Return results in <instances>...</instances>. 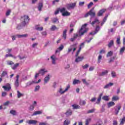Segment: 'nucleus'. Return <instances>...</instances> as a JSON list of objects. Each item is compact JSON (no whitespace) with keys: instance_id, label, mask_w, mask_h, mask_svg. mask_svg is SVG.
Instances as JSON below:
<instances>
[{"instance_id":"obj_1","label":"nucleus","mask_w":125,"mask_h":125,"mask_svg":"<svg viewBox=\"0 0 125 125\" xmlns=\"http://www.w3.org/2000/svg\"><path fill=\"white\" fill-rule=\"evenodd\" d=\"M86 26H87V24L86 23H85L82 26L81 29L79 31V36H83V35L87 32V29L85 28Z\"/></svg>"},{"instance_id":"obj_2","label":"nucleus","mask_w":125,"mask_h":125,"mask_svg":"<svg viewBox=\"0 0 125 125\" xmlns=\"http://www.w3.org/2000/svg\"><path fill=\"white\" fill-rule=\"evenodd\" d=\"M29 20H30V18L28 16L24 15L21 17V21H22L21 23L22 27L26 26L27 23H29Z\"/></svg>"},{"instance_id":"obj_3","label":"nucleus","mask_w":125,"mask_h":125,"mask_svg":"<svg viewBox=\"0 0 125 125\" xmlns=\"http://www.w3.org/2000/svg\"><path fill=\"white\" fill-rule=\"evenodd\" d=\"M94 7H93L89 12H88L85 15L84 17H88V16H91V17H95L96 15L95 12L94 11Z\"/></svg>"},{"instance_id":"obj_4","label":"nucleus","mask_w":125,"mask_h":125,"mask_svg":"<svg viewBox=\"0 0 125 125\" xmlns=\"http://www.w3.org/2000/svg\"><path fill=\"white\" fill-rule=\"evenodd\" d=\"M76 4H77V3L76 2L68 3V4H66V6L67 9H74V8L76 7Z\"/></svg>"},{"instance_id":"obj_5","label":"nucleus","mask_w":125,"mask_h":125,"mask_svg":"<svg viewBox=\"0 0 125 125\" xmlns=\"http://www.w3.org/2000/svg\"><path fill=\"white\" fill-rule=\"evenodd\" d=\"M106 11H107V9L105 8L100 10L98 13H97V16H102V15H103V13H105Z\"/></svg>"},{"instance_id":"obj_6","label":"nucleus","mask_w":125,"mask_h":125,"mask_svg":"<svg viewBox=\"0 0 125 125\" xmlns=\"http://www.w3.org/2000/svg\"><path fill=\"white\" fill-rule=\"evenodd\" d=\"M7 86H3L2 88H4V90L5 91H9L11 89V86L10 83H7Z\"/></svg>"},{"instance_id":"obj_7","label":"nucleus","mask_w":125,"mask_h":125,"mask_svg":"<svg viewBox=\"0 0 125 125\" xmlns=\"http://www.w3.org/2000/svg\"><path fill=\"white\" fill-rule=\"evenodd\" d=\"M26 124L28 125H37L38 124V121L37 120H28L26 122Z\"/></svg>"},{"instance_id":"obj_8","label":"nucleus","mask_w":125,"mask_h":125,"mask_svg":"<svg viewBox=\"0 0 125 125\" xmlns=\"http://www.w3.org/2000/svg\"><path fill=\"white\" fill-rule=\"evenodd\" d=\"M19 75H17L16 76V80L15 81V86L16 87H18L19 86Z\"/></svg>"},{"instance_id":"obj_9","label":"nucleus","mask_w":125,"mask_h":125,"mask_svg":"<svg viewBox=\"0 0 125 125\" xmlns=\"http://www.w3.org/2000/svg\"><path fill=\"white\" fill-rule=\"evenodd\" d=\"M70 85H68L65 89L63 91H62V88H61L60 89V92L61 93V94H63V93H65V92H66V91H68V90H69V88H70Z\"/></svg>"},{"instance_id":"obj_10","label":"nucleus","mask_w":125,"mask_h":125,"mask_svg":"<svg viewBox=\"0 0 125 125\" xmlns=\"http://www.w3.org/2000/svg\"><path fill=\"white\" fill-rule=\"evenodd\" d=\"M42 7H43V3L42 2H39L38 6V10L39 11H42Z\"/></svg>"},{"instance_id":"obj_11","label":"nucleus","mask_w":125,"mask_h":125,"mask_svg":"<svg viewBox=\"0 0 125 125\" xmlns=\"http://www.w3.org/2000/svg\"><path fill=\"white\" fill-rule=\"evenodd\" d=\"M45 73H47V70H45V69H42L39 71V74H41L42 76H43Z\"/></svg>"},{"instance_id":"obj_12","label":"nucleus","mask_w":125,"mask_h":125,"mask_svg":"<svg viewBox=\"0 0 125 125\" xmlns=\"http://www.w3.org/2000/svg\"><path fill=\"white\" fill-rule=\"evenodd\" d=\"M96 23L97 24H100V22L99 21L98 19H95L94 21H93L92 22H91V25H92V26H94V24H96Z\"/></svg>"},{"instance_id":"obj_13","label":"nucleus","mask_w":125,"mask_h":125,"mask_svg":"<svg viewBox=\"0 0 125 125\" xmlns=\"http://www.w3.org/2000/svg\"><path fill=\"white\" fill-rule=\"evenodd\" d=\"M83 57H78L76 59L75 62H76V63H78V62H81L83 61Z\"/></svg>"},{"instance_id":"obj_14","label":"nucleus","mask_w":125,"mask_h":125,"mask_svg":"<svg viewBox=\"0 0 125 125\" xmlns=\"http://www.w3.org/2000/svg\"><path fill=\"white\" fill-rule=\"evenodd\" d=\"M50 78L49 77V75H48L47 76H46L44 79V83L45 84V83H47L49 81Z\"/></svg>"},{"instance_id":"obj_15","label":"nucleus","mask_w":125,"mask_h":125,"mask_svg":"<svg viewBox=\"0 0 125 125\" xmlns=\"http://www.w3.org/2000/svg\"><path fill=\"white\" fill-rule=\"evenodd\" d=\"M62 38L65 40L67 39V29H65L62 33Z\"/></svg>"},{"instance_id":"obj_16","label":"nucleus","mask_w":125,"mask_h":125,"mask_svg":"<svg viewBox=\"0 0 125 125\" xmlns=\"http://www.w3.org/2000/svg\"><path fill=\"white\" fill-rule=\"evenodd\" d=\"M114 45V41L111 40L110 42H108V44L107 45V46L109 47V48H111L112 46Z\"/></svg>"},{"instance_id":"obj_17","label":"nucleus","mask_w":125,"mask_h":125,"mask_svg":"<svg viewBox=\"0 0 125 125\" xmlns=\"http://www.w3.org/2000/svg\"><path fill=\"white\" fill-rule=\"evenodd\" d=\"M102 95H103V94L101 93L99 96V98H98L97 102H96V104H99L100 103V101H101V98L102 97Z\"/></svg>"},{"instance_id":"obj_18","label":"nucleus","mask_w":125,"mask_h":125,"mask_svg":"<svg viewBox=\"0 0 125 125\" xmlns=\"http://www.w3.org/2000/svg\"><path fill=\"white\" fill-rule=\"evenodd\" d=\"M40 26V25H37L35 26V29L36 30H37V31H42V30H43V27H39Z\"/></svg>"},{"instance_id":"obj_19","label":"nucleus","mask_w":125,"mask_h":125,"mask_svg":"<svg viewBox=\"0 0 125 125\" xmlns=\"http://www.w3.org/2000/svg\"><path fill=\"white\" fill-rule=\"evenodd\" d=\"M41 79H39V80H38V82H35V81H31V82H29V83H28V84H29V85H32V84H33V83H41Z\"/></svg>"},{"instance_id":"obj_20","label":"nucleus","mask_w":125,"mask_h":125,"mask_svg":"<svg viewBox=\"0 0 125 125\" xmlns=\"http://www.w3.org/2000/svg\"><path fill=\"white\" fill-rule=\"evenodd\" d=\"M71 123V120L69 119H66L63 123V125H69Z\"/></svg>"},{"instance_id":"obj_21","label":"nucleus","mask_w":125,"mask_h":125,"mask_svg":"<svg viewBox=\"0 0 125 125\" xmlns=\"http://www.w3.org/2000/svg\"><path fill=\"white\" fill-rule=\"evenodd\" d=\"M42 111H37L34 112L32 116H37V115H41L42 114Z\"/></svg>"},{"instance_id":"obj_22","label":"nucleus","mask_w":125,"mask_h":125,"mask_svg":"<svg viewBox=\"0 0 125 125\" xmlns=\"http://www.w3.org/2000/svg\"><path fill=\"white\" fill-rule=\"evenodd\" d=\"M120 98L118 96H114L112 98V101H118Z\"/></svg>"},{"instance_id":"obj_23","label":"nucleus","mask_w":125,"mask_h":125,"mask_svg":"<svg viewBox=\"0 0 125 125\" xmlns=\"http://www.w3.org/2000/svg\"><path fill=\"white\" fill-rule=\"evenodd\" d=\"M51 59H52V64H56L55 56L54 55H53L52 56H51Z\"/></svg>"},{"instance_id":"obj_24","label":"nucleus","mask_w":125,"mask_h":125,"mask_svg":"<svg viewBox=\"0 0 125 125\" xmlns=\"http://www.w3.org/2000/svg\"><path fill=\"white\" fill-rule=\"evenodd\" d=\"M115 105V103L114 102H110L107 104L108 108H110V107H112V106H114Z\"/></svg>"},{"instance_id":"obj_25","label":"nucleus","mask_w":125,"mask_h":125,"mask_svg":"<svg viewBox=\"0 0 125 125\" xmlns=\"http://www.w3.org/2000/svg\"><path fill=\"white\" fill-rule=\"evenodd\" d=\"M114 83H110L106 85H105L104 87V88L106 89L108 88V87H110V86H112V85H113Z\"/></svg>"},{"instance_id":"obj_26","label":"nucleus","mask_w":125,"mask_h":125,"mask_svg":"<svg viewBox=\"0 0 125 125\" xmlns=\"http://www.w3.org/2000/svg\"><path fill=\"white\" fill-rule=\"evenodd\" d=\"M18 38H26L28 37V34H23V35H16Z\"/></svg>"},{"instance_id":"obj_27","label":"nucleus","mask_w":125,"mask_h":125,"mask_svg":"<svg viewBox=\"0 0 125 125\" xmlns=\"http://www.w3.org/2000/svg\"><path fill=\"white\" fill-rule=\"evenodd\" d=\"M17 96L18 98H20L22 97V96H24V94H22L20 93V91H17Z\"/></svg>"},{"instance_id":"obj_28","label":"nucleus","mask_w":125,"mask_h":125,"mask_svg":"<svg viewBox=\"0 0 125 125\" xmlns=\"http://www.w3.org/2000/svg\"><path fill=\"white\" fill-rule=\"evenodd\" d=\"M78 83H81V81L79 80L75 79L73 81V84L75 85V84H77Z\"/></svg>"},{"instance_id":"obj_29","label":"nucleus","mask_w":125,"mask_h":125,"mask_svg":"<svg viewBox=\"0 0 125 125\" xmlns=\"http://www.w3.org/2000/svg\"><path fill=\"white\" fill-rule=\"evenodd\" d=\"M70 13H69L68 11H65L62 13V16H70Z\"/></svg>"},{"instance_id":"obj_30","label":"nucleus","mask_w":125,"mask_h":125,"mask_svg":"<svg viewBox=\"0 0 125 125\" xmlns=\"http://www.w3.org/2000/svg\"><path fill=\"white\" fill-rule=\"evenodd\" d=\"M104 101H109V96H104L102 98Z\"/></svg>"},{"instance_id":"obj_31","label":"nucleus","mask_w":125,"mask_h":125,"mask_svg":"<svg viewBox=\"0 0 125 125\" xmlns=\"http://www.w3.org/2000/svg\"><path fill=\"white\" fill-rule=\"evenodd\" d=\"M18 66H19V63H17L15 64L13 66L11 67V68L13 70H15L17 67H18Z\"/></svg>"},{"instance_id":"obj_32","label":"nucleus","mask_w":125,"mask_h":125,"mask_svg":"<svg viewBox=\"0 0 125 125\" xmlns=\"http://www.w3.org/2000/svg\"><path fill=\"white\" fill-rule=\"evenodd\" d=\"M100 30V26H99V25H97L96 26V28H95V32L96 34H97V33H98V32H99V30Z\"/></svg>"},{"instance_id":"obj_33","label":"nucleus","mask_w":125,"mask_h":125,"mask_svg":"<svg viewBox=\"0 0 125 125\" xmlns=\"http://www.w3.org/2000/svg\"><path fill=\"white\" fill-rule=\"evenodd\" d=\"M51 31H55V30H58V28L55 25H52L50 28Z\"/></svg>"},{"instance_id":"obj_34","label":"nucleus","mask_w":125,"mask_h":125,"mask_svg":"<svg viewBox=\"0 0 125 125\" xmlns=\"http://www.w3.org/2000/svg\"><path fill=\"white\" fill-rule=\"evenodd\" d=\"M65 115H66V116H71V115H72V110H67L65 113Z\"/></svg>"},{"instance_id":"obj_35","label":"nucleus","mask_w":125,"mask_h":125,"mask_svg":"<svg viewBox=\"0 0 125 125\" xmlns=\"http://www.w3.org/2000/svg\"><path fill=\"white\" fill-rule=\"evenodd\" d=\"M113 51H109L107 53V55H106V57H110L111 56H112V55H113Z\"/></svg>"},{"instance_id":"obj_36","label":"nucleus","mask_w":125,"mask_h":125,"mask_svg":"<svg viewBox=\"0 0 125 125\" xmlns=\"http://www.w3.org/2000/svg\"><path fill=\"white\" fill-rule=\"evenodd\" d=\"M91 121V119L90 118L87 119L85 121V125H88L89 123H90Z\"/></svg>"},{"instance_id":"obj_37","label":"nucleus","mask_w":125,"mask_h":125,"mask_svg":"<svg viewBox=\"0 0 125 125\" xmlns=\"http://www.w3.org/2000/svg\"><path fill=\"white\" fill-rule=\"evenodd\" d=\"M6 75H7V72L5 71H3L1 74V78H3V77L6 76Z\"/></svg>"},{"instance_id":"obj_38","label":"nucleus","mask_w":125,"mask_h":125,"mask_svg":"<svg viewBox=\"0 0 125 125\" xmlns=\"http://www.w3.org/2000/svg\"><path fill=\"white\" fill-rule=\"evenodd\" d=\"M59 9L60 10L61 13H63V12H65V11H66V8H65L64 7L62 8L61 9L59 8Z\"/></svg>"},{"instance_id":"obj_39","label":"nucleus","mask_w":125,"mask_h":125,"mask_svg":"<svg viewBox=\"0 0 125 125\" xmlns=\"http://www.w3.org/2000/svg\"><path fill=\"white\" fill-rule=\"evenodd\" d=\"M72 107H73V109H80V108H81L79 105L77 104H73Z\"/></svg>"},{"instance_id":"obj_40","label":"nucleus","mask_w":125,"mask_h":125,"mask_svg":"<svg viewBox=\"0 0 125 125\" xmlns=\"http://www.w3.org/2000/svg\"><path fill=\"white\" fill-rule=\"evenodd\" d=\"M108 74V70H104V72H102V74L100 76H105Z\"/></svg>"},{"instance_id":"obj_41","label":"nucleus","mask_w":125,"mask_h":125,"mask_svg":"<svg viewBox=\"0 0 125 125\" xmlns=\"http://www.w3.org/2000/svg\"><path fill=\"white\" fill-rule=\"evenodd\" d=\"M10 114H11L13 116H15V115H16V111L11 110L10 111Z\"/></svg>"},{"instance_id":"obj_42","label":"nucleus","mask_w":125,"mask_h":125,"mask_svg":"<svg viewBox=\"0 0 125 125\" xmlns=\"http://www.w3.org/2000/svg\"><path fill=\"white\" fill-rule=\"evenodd\" d=\"M125 50V46H123L122 48L120 49V52L121 54H123L124 53V51Z\"/></svg>"},{"instance_id":"obj_43","label":"nucleus","mask_w":125,"mask_h":125,"mask_svg":"<svg viewBox=\"0 0 125 125\" xmlns=\"http://www.w3.org/2000/svg\"><path fill=\"white\" fill-rule=\"evenodd\" d=\"M95 109L93 108V109H92L91 110H88L87 112V114H90L91 113H94V112H95Z\"/></svg>"},{"instance_id":"obj_44","label":"nucleus","mask_w":125,"mask_h":125,"mask_svg":"<svg viewBox=\"0 0 125 125\" xmlns=\"http://www.w3.org/2000/svg\"><path fill=\"white\" fill-rule=\"evenodd\" d=\"M116 42L117 44H121V38L120 37L117 38Z\"/></svg>"},{"instance_id":"obj_45","label":"nucleus","mask_w":125,"mask_h":125,"mask_svg":"<svg viewBox=\"0 0 125 125\" xmlns=\"http://www.w3.org/2000/svg\"><path fill=\"white\" fill-rule=\"evenodd\" d=\"M115 59H116V57H113L112 58H111L109 61L108 62V63H111V62H113Z\"/></svg>"},{"instance_id":"obj_46","label":"nucleus","mask_w":125,"mask_h":125,"mask_svg":"<svg viewBox=\"0 0 125 125\" xmlns=\"http://www.w3.org/2000/svg\"><path fill=\"white\" fill-rule=\"evenodd\" d=\"M121 106H119L118 107V110H116V113H115V115H118V114H119V112H120V110H121Z\"/></svg>"},{"instance_id":"obj_47","label":"nucleus","mask_w":125,"mask_h":125,"mask_svg":"<svg viewBox=\"0 0 125 125\" xmlns=\"http://www.w3.org/2000/svg\"><path fill=\"white\" fill-rule=\"evenodd\" d=\"M7 65H13L14 64V62L11 61H8L7 62Z\"/></svg>"},{"instance_id":"obj_48","label":"nucleus","mask_w":125,"mask_h":125,"mask_svg":"<svg viewBox=\"0 0 125 125\" xmlns=\"http://www.w3.org/2000/svg\"><path fill=\"white\" fill-rule=\"evenodd\" d=\"M81 50H82V47H79V50L77 52L76 54V57L79 55V54L80 53V52H81Z\"/></svg>"},{"instance_id":"obj_49","label":"nucleus","mask_w":125,"mask_h":125,"mask_svg":"<svg viewBox=\"0 0 125 125\" xmlns=\"http://www.w3.org/2000/svg\"><path fill=\"white\" fill-rule=\"evenodd\" d=\"M11 12V10H8L7 11V12H6V16H8L9 15H10Z\"/></svg>"},{"instance_id":"obj_50","label":"nucleus","mask_w":125,"mask_h":125,"mask_svg":"<svg viewBox=\"0 0 125 125\" xmlns=\"http://www.w3.org/2000/svg\"><path fill=\"white\" fill-rule=\"evenodd\" d=\"M88 67H89V65H88V64H86L82 66V68H83V69H87Z\"/></svg>"},{"instance_id":"obj_51","label":"nucleus","mask_w":125,"mask_h":125,"mask_svg":"<svg viewBox=\"0 0 125 125\" xmlns=\"http://www.w3.org/2000/svg\"><path fill=\"white\" fill-rule=\"evenodd\" d=\"M93 5V2H90L87 5V7L88 9L90 8L91 6Z\"/></svg>"},{"instance_id":"obj_52","label":"nucleus","mask_w":125,"mask_h":125,"mask_svg":"<svg viewBox=\"0 0 125 125\" xmlns=\"http://www.w3.org/2000/svg\"><path fill=\"white\" fill-rule=\"evenodd\" d=\"M5 57L6 58H7V57H14V56L12 55V54H6Z\"/></svg>"},{"instance_id":"obj_53","label":"nucleus","mask_w":125,"mask_h":125,"mask_svg":"<svg viewBox=\"0 0 125 125\" xmlns=\"http://www.w3.org/2000/svg\"><path fill=\"white\" fill-rule=\"evenodd\" d=\"M58 21V19L57 18H54L52 22L53 23H56Z\"/></svg>"},{"instance_id":"obj_54","label":"nucleus","mask_w":125,"mask_h":125,"mask_svg":"<svg viewBox=\"0 0 125 125\" xmlns=\"http://www.w3.org/2000/svg\"><path fill=\"white\" fill-rule=\"evenodd\" d=\"M82 82L83 83H84L86 85H88V83L86 82V80L85 79H82Z\"/></svg>"},{"instance_id":"obj_55","label":"nucleus","mask_w":125,"mask_h":125,"mask_svg":"<svg viewBox=\"0 0 125 125\" xmlns=\"http://www.w3.org/2000/svg\"><path fill=\"white\" fill-rule=\"evenodd\" d=\"M111 76H112V78H115L116 72H115L114 71L111 72Z\"/></svg>"},{"instance_id":"obj_56","label":"nucleus","mask_w":125,"mask_h":125,"mask_svg":"<svg viewBox=\"0 0 125 125\" xmlns=\"http://www.w3.org/2000/svg\"><path fill=\"white\" fill-rule=\"evenodd\" d=\"M108 15H106L105 17L104 18V20H103V22H106V21H107V19L108 18Z\"/></svg>"},{"instance_id":"obj_57","label":"nucleus","mask_w":125,"mask_h":125,"mask_svg":"<svg viewBox=\"0 0 125 125\" xmlns=\"http://www.w3.org/2000/svg\"><path fill=\"white\" fill-rule=\"evenodd\" d=\"M63 48H64V46L62 44H61L58 49L61 51Z\"/></svg>"},{"instance_id":"obj_58","label":"nucleus","mask_w":125,"mask_h":125,"mask_svg":"<svg viewBox=\"0 0 125 125\" xmlns=\"http://www.w3.org/2000/svg\"><path fill=\"white\" fill-rule=\"evenodd\" d=\"M6 95H7L6 92H2L1 96H2V97H4L6 96Z\"/></svg>"},{"instance_id":"obj_59","label":"nucleus","mask_w":125,"mask_h":125,"mask_svg":"<svg viewBox=\"0 0 125 125\" xmlns=\"http://www.w3.org/2000/svg\"><path fill=\"white\" fill-rule=\"evenodd\" d=\"M94 70V67L93 66H90L89 68V71L90 72H91V71H93Z\"/></svg>"},{"instance_id":"obj_60","label":"nucleus","mask_w":125,"mask_h":125,"mask_svg":"<svg viewBox=\"0 0 125 125\" xmlns=\"http://www.w3.org/2000/svg\"><path fill=\"white\" fill-rule=\"evenodd\" d=\"M47 123L46 122H41L39 123V125H47Z\"/></svg>"},{"instance_id":"obj_61","label":"nucleus","mask_w":125,"mask_h":125,"mask_svg":"<svg viewBox=\"0 0 125 125\" xmlns=\"http://www.w3.org/2000/svg\"><path fill=\"white\" fill-rule=\"evenodd\" d=\"M38 44H39V43H34L32 44V47L33 48H35V47H36V46H37Z\"/></svg>"},{"instance_id":"obj_62","label":"nucleus","mask_w":125,"mask_h":125,"mask_svg":"<svg viewBox=\"0 0 125 125\" xmlns=\"http://www.w3.org/2000/svg\"><path fill=\"white\" fill-rule=\"evenodd\" d=\"M40 89V86L38 85L35 87V91H38Z\"/></svg>"},{"instance_id":"obj_63","label":"nucleus","mask_w":125,"mask_h":125,"mask_svg":"<svg viewBox=\"0 0 125 125\" xmlns=\"http://www.w3.org/2000/svg\"><path fill=\"white\" fill-rule=\"evenodd\" d=\"M86 102L85 101H82L80 102L81 105H85Z\"/></svg>"},{"instance_id":"obj_64","label":"nucleus","mask_w":125,"mask_h":125,"mask_svg":"<svg viewBox=\"0 0 125 125\" xmlns=\"http://www.w3.org/2000/svg\"><path fill=\"white\" fill-rule=\"evenodd\" d=\"M83 4H84V1L79 2V6H83Z\"/></svg>"}]
</instances>
